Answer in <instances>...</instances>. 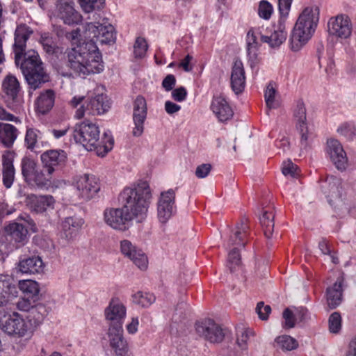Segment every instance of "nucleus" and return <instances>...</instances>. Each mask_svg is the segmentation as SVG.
I'll use <instances>...</instances> for the list:
<instances>
[{
  "mask_svg": "<svg viewBox=\"0 0 356 356\" xmlns=\"http://www.w3.org/2000/svg\"><path fill=\"white\" fill-rule=\"evenodd\" d=\"M84 35L90 41H82L81 30L77 28L65 33L70 47L65 51L67 65L79 75L99 74L104 69L102 55L96 41L111 44L115 40L114 27L109 23L88 22L84 25Z\"/></svg>",
  "mask_w": 356,
  "mask_h": 356,
  "instance_id": "1",
  "label": "nucleus"
},
{
  "mask_svg": "<svg viewBox=\"0 0 356 356\" xmlns=\"http://www.w3.org/2000/svg\"><path fill=\"white\" fill-rule=\"evenodd\" d=\"M124 204L121 208H108L104 211V220L111 228L125 232L132 225L134 219L141 222L146 216L152 198L147 181H140L132 187L124 188L121 193Z\"/></svg>",
  "mask_w": 356,
  "mask_h": 356,
  "instance_id": "2",
  "label": "nucleus"
},
{
  "mask_svg": "<svg viewBox=\"0 0 356 356\" xmlns=\"http://www.w3.org/2000/svg\"><path fill=\"white\" fill-rule=\"evenodd\" d=\"M33 31L26 24L19 25L15 33L14 53L17 65L21 63V69L30 88L35 90L42 83L49 81V76L44 72L42 63L38 54L34 50L25 52L26 43Z\"/></svg>",
  "mask_w": 356,
  "mask_h": 356,
  "instance_id": "3",
  "label": "nucleus"
},
{
  "mask_svg": "<svg viewBox=\"0 0 356 356\" xmlns=\"http://www.w3.org/2000/svg\"><path fill=\"white\" fill-rule=\"evenodd\" d=\"M72 136L76 143L82 145L88 151H95L101 156L111 151L114 145L112 136L104 133L100 138L99 127L89 120L76 124Z\"/></svg>",
  "mask_w": 356,
  "mask_h": 356,
  "instance_id": "4",
  "label": "nucleus"
},
{
  "mask_svg": "<svg viewBox=\"0 0 356 356\" xmlns=\"http://www.w3.org/2000/svg\"><path fill=\"white\" fill-rule=\"evenodd\" d=\"M321 188L330 204L334 205L342 213H349L356 207V186H343L341 179L331 175L321 181Z\"/></svg>",
  "mask_w": 356,
  "mask_h": 356,
  "instance_id": "5",
  "label": "nucleus"
},
{
  "mask_svg": "<svg viewBox=\"0 0 356 356\" xmlns=\"http://www.w3.org/2000/svg\"><path fill=\"white\" fill-rule=\"evenodd\" d=\"M318 6L306 7L300 14L289 42L293 51H299L312 38L319 20Z\"/></svg>",
  "mask_w": 356,
  "mask_h": 356,
  "instance_id": "6",
  "label": "nucleus"
},
{
  "mask_svg": "<svg viewBox=\"0 0 356 356\" xmlns=\"http://www.w3.org/2000/svg\"><path fill=\"white\" fill-rule=\"evenodd\" d=\"M69 105L76 108L74 115L76 120H90L107 113L111 103L106 94L99 93L87 97L76 95L69 102Z\"/></svg>",
  "mask_w": 356,
  "mask_h": 356,
  "instance_id": "7",
  "label": "nucleus"
},
{
  "mask_svg": "<svg viewBox=\"0 0 356 356\" xmlns=\"http://www.w3.org/2000/svg\"><path fill=\"white\" fill-rule=\"evenodd\" d=\"M246 218L242 219L240 222L236 225V229L229 236L227 245L229 248L236 245L228 254L227 267L231 273L235 271L236 267L241 264V255L238 247H245L246 244V238L248 236L249 226Z\"/></svg>",
  "mask_w": 356,
  "mask_h": 356,
  "instance_id": "8",
  "label": "nucleus"
},
{
  "mask_svg": "<svg viewBox=\"0 0 356 356\" xmlns=\"http://www.w3.org/2000/svg\"><path fill=\"white\" fill-rule=\"evenodd\" d=\"M2 90L5 95L8 107L16 113H20L24 103L23 91L19 82L14 75L8 74L4 78Z\"/></svg>",
  "mask_w": 356,
  "mask_h": 356,
  "instance_id": "9",
  "label": "nucleus"
},
{
  "mask_svg": "<svg viewBox=\"0 0 356 356\" xmlns=\"http://www.w3.org/2000/svg\"><path fill=\"white\" fill-rule=\"evenodd\" d=\"M2 330L8 334L22 338L31 337L33 333V327L31 320L24 318L17 312H13L1 324Z\"/></svg>",
  "mask_w": 356,
  "mask_h": 356,
  "instance_id": "10",
  "label": "nucleus"
},
{
  "mask_svg": "<svg viewBox=\"0 0 356 356\" xmlns=\"http://www.w3.org/2000/svg\"><path fill=\"white\" fill-rule=\"evenodd\" d=\"M73 185L78 196L84 200L93 198L101 188L99 179L88 174L76 177Z\"/></svg>",
  "mask_w": 356,
  "mask_h": 356,
  "instance_id": "11",
  "label": "nucleus"
},
{
  "mask_svg": "<svg viewBox=\"0 0 356 356\" xmlns=\"http://www.w3.org/2000/svg\"><path fill=\"white\" fill-rule=\"evenodd\" d=\"M176 192L175 189H168L160 194L157 202V218L161 224L166 223L176 213Z\"/></svg>",
  "mask_w": 356,
  "mask_h": 356,
  "instance_id": "12",
  "label": "nucleus"
},
{
  "mask_svg": "<svg viewBox=\"0 0 356 356\" xmlns=\"http://www.w3.org/2000/svg\"><path fill=\"white\" fill-rule=\"evenodd\" d=\"M105 319L109 322L108 328H122L127 316L126 307L118 298H113L104 310Z\"/></svg>",
  "mask_w": 356,
  "mask_h": 356,
  "instance_id": "13",
  "label": "nucleus"
},
{
  "mask_svg": "<svg viewBox=\"0 0 356 356\" xmlns=\"http://www.w3.org/2000/svg\"><path fill=\"white\" fill-rule=\"evenodd\" d=\"M195 330L200 337L211 343H220L225 337L221 327L211 319H205L196 323Z\"/></svg>",
  "mask_w": 356,
  "mask_h": 356,
  "instance_id": "14",
  "label": "nucleus"
},
{
  "mask_svg": "<svg viewBox=\"0 0 356 356\" xmlns=\"http://www.w3.org/2000/svg\"><path fill=\"white\" fill-rule=\"evenodd\" d=\"M327 31L330 35L337 38H348L352 32L349 17L345 15L331 17L327 22Z\"/></svg>",
  "mask_w": 356,
  "mask_h": 356,
  "instance_id": "15",
  "label": "nucleus"
},
{
  "mask_svg": "<svg viewBox=\"0 0 356 356\" xmlns=\"http://www.w3.org/2000/svg\"><path fill=\"white\" fill-rule=\"evenodd\" d=\"M40 159L44 170L54 173L65 165L67 157L63 150L51 149L42 153Z\"/></svg>",
  "mask_w": 356,
  "mask_h": 356,
  "instance_id": "16",
  "label": "nucleus"
},
{
  "mask_svg": "<svg viewBox=\"0 0 356 356\" xmlns=\"http://www.w3.org/2000/svg\"><path fill=\"white\" fill-rule=\"evenodd\" d=\"M122 254L129 258L141 270H146L148 266V259L146 254L139 248L134 245L129 240L120 242Z\"/></svg>",
  "mask_w": 356,
  "mask_h": 356,
  "instance_id": "17",
  "label": "nucleus"
},
{
  "mask_svg": "<svg viewBox=\"0 0 356 356\" xmlns=\"http://www.w3.org/2000/svg\"><path fill=\"white\" fill-rule=\"evenodd\" d=\"M296 125L300 134L301 147L306 148L309 144L308 127L307 124L306 108L302 100L297 102L293 112Z\"/></svg>",
  "mask_w": 356,
  "mask_h": 356,
  "instance_id": "18",
  "label": "nucleus"
},
{
  "mask_svg": "<svg viewBox=\"0 0 356 356\" xmlns=\"http://www.w3.org/2000/svg\"><path fill=\"white\" fill-rule=\"evenodd\" d=\"M327 153L330 160L339 170H343L348 164V158L340 142L335 139L327 141Z\"/></svg>",
  "mask_w": 356,
  "mask_h": 356,
  "instance_id": "19",
  "label": "nucleus"
},
{
  "mask_svg": "<svg viewBox=\"0 0 356 356\" xmlns=\"http://www.w3.org/2000/svg\"><path fill=\"white\" fill-rule=\"evenodd\" d=\"M346 287L344 275L339 273L334 283L326 289L327 302L330 309H335L341 303Z\"/></svg>",
  "mask_w": 356,
  "mask_h": 356,
  "instance_id": "20",
  "label": "nucleus"
},
{
  "mask_svg": "<svg viewBox=\"0 0 356 356\" xmlns=\"http://www.w3.org/2000/svg\"><path fill=\"white\" fill-rule=\"evenodd\" d=\"M72 0H56L58 16L65 24H77L82 21L81 15L73 6Z\"/></svg>",
  "mask_w": 356,
  "mask_h": 356,
  "instance_id": "21",
  "label": "nucleus"
},
{
  "mask_svg": "<svg viewBox=\"0 0 356 356\" xmlns=\"http://www.w3.org/2000/svg\"><path fill=\"white\" fill-rule=\"evenodd\" d=\"M147 103L142 96H138L133 104V120L135 127L133 129V135L140 136L143 132V124L147 116Z\"/></svg>",
  "mask_w": 356,
  "mask_h": 356,
  "instance_id": "22",
  "label": "nucleus"
},
{
  "mask_svg": "<svg viewBox=\"0 0 356 356\" xmlns=\"http://www.w3.org/2000/svg\"><path fill=\"white\" fill-rule=\"evenodd\" d=\"M287 17L280 16L277 24L274 27L270 35L261 34V40L268 43L270 47H280L286 39V22Z\"/></svg>",
  "mask_w": 356,
  "mask_h": 356,
  "instance_id": "23",
  "label": "nucleus"
},
{
  "mask_svg": "<svg viewBox=\"0 0 356 356\" xmlns=\"http://www.w3.org/2000/svg\"><path fill=\"white\" fill-rule=\"evenodd\" d=\"M15 153L5 151L2 155V181L6 188H10L15 180V169L13 165Z\"/></svg>",
  "mask_w": 356,
  "mask_h": 356,
  "instance_id": "24",
  "label": "nucleus"
},
{
  "mask_svg": "<svg viewBox=\"0 0 356 356\" xmlns=\"http://www.w3.org/2000/svg\"><path fill=\"white\" fill-rule=\"evenodd\" d=\"M108 337L114 356H127L128 344L123 337V329L108 328Z\"/></svg>",
  "mask_w": 356,
  "mask_h": 356,
  "instance_id": "25",
  "label": "nucleus"
},
{
  "mask_svg": "<svg viewBox=\"0 0 356 356\" xmlns=\"http://www.w3.org/2000/svg\"><path fill=\"white\" fill-rule=\"evenodd\" d=\"M210 108L221 122L229 120L234 115V111L231 106L222 96L213 97Z\"/></svg>",
  "mask_w": 356,
  "mask_h": 356,
  "instance_id": "26",
  "label": "nucleus"
},
{
  "mask_svg": "<svg viewBox=\"0 0 356 356\" xmlns=\"http://www.w3.org/2000/svg\"><path fill=\"white\" fill-rule=\"evenodd\" d=\"M231 86L236 94L243 92L245 86V76L243 63L236 60L231 72Z\"/></svg>",
  "mask_w": 356,
  "mask_h": 356,
  "instance_id": "27",
  "label": "nucleus"
},
{
  "mask_svg": "<svg viewBox=\"0 0 356 356\" xmlns=\"http://www.w3.org/2000/svg\"><path fill=\"white\" fill-rule=\"evenodd\" d=\"M56 97V92L52 89L42 90L35 100V110L42 114L47 113L54 107Z\"/></svg>",
  "mask_w": 356,
  "mask_h": 356,
  "instance_id": "28",
  "label": "nucleus"
},
{
  "mask_svg": "<svg viewBox=\"0 0 356 356\" xmlns=\"http://www.w3.org/2000/svg\"><path fill=\"white\" fill-rule=\"evenodd\" d=\"M27 204L37 213H42L49 208H53L55 200L51 195H29L26 198Z\"/></svg>",
  "mask_w": 356,
  "mask_h": 356,
  "instance_id": "29",
  "label": "nucleus"
},
{
  "mask_svg": "<svg viewBox=\"0 0 356 356\" xmlns=\"http://www.w3.org/2000/svg\"><path fill=\"white\" fill-rule=\"evenodd\" d=\"M257 34H261L257 33L253 29L248 31L246 36L247 42V54L249 59L250 65L253 68L258 63V49L259 42L257 40Z\"/></svg>",
  "mask_w": 356,
  "mask_h": 356,
  "instance_id": "30",
  "label": "nucleus"
},
{
  "mask_svg": "<svg viewBox=\"0 0 356 356\" xmlns=\"http://www.w3.org/2000/svg\"><path fill=\"white\" fill-rule=\"evenodd\" d=\"M18 268L22 273L35 274L42 273L44 265L40 257L33 256L21 260L19 262Z\"/></svg>",
  "mask_w": 356,
  "mask_h": 356,
  "instance_id": "31",
  "label": "nucleus"
},
{
  "mask_svg": "<svg viewBox=\"0 0 356 356\" xmlns=\"http://www.w3.org/2000/svg\"><path fill=\"white\" fill-rule=\"evenodd\" d=\"M18 134L17 129L13 124L0 122V143L5 147H12Z\"/></svg>",
  "mask_w": 356,
  "mask_h": 356,
  "instance_id": "32",
  "label": "nucleus"
},
{
  "mask_svg": "<svg viewBox=\"0 0 356 356\" xmlns=\"http://www.w3.org/2000/svg\"><path fill=\"white\" fill-rule=\"evenodd\" d=\"M6 230L17 243L24 245L27 240L28 230L22 224L11 222L6 227Z\"/></svg>",
  "mask_w": 356,
  "mask_h": 356,
  "instance_id": "33",
  "label": "nucleus"
},
{
  "mask_svg": "<svg viewBox=\"0 0 356 356\" xmlns=\"http://www.w3.org/2000/svg\"><path fill=\"white\" fill-rule=\"evenodd\" d=\"M18 287L24 296L38 300L40 286L37 282L32 280H19Z\"/></svg>",
  "mask_w": 356,
  "mask_h": 356,
  "instance_id": "34",
  "label": "nucleus"
},
{
  "mask_svg": "<svg viewBox=\"0 0 356 356\" xmlns=\"http://www.w3.org/2000/svg\"><path fill=\"white\" fill-rule=\"evenodd\" d=\"M15 289L8 276L0 275V306L5 305L9 301L10 294Z\"/></svg>",
  "mask_w": 356,
  "mask_h": 356,
  "instance_id": "35",
  "label": "nucleus"
},
{
  "mask_svg": "<svg viewBox=\"0 0 356 356\" xmlns=\"http://www.w3.org/2000/svg\"><path fill=\"white\" fill-rule=\"evenodd\" d=\"M260 222L267 238L271 237L274 228V214L272 211H265L260 218Z\"/></svg>",
  "mask_w": 356,
  "mask_h": 356,
  "instance_id": "36",
  "label": "nucleus"
},
{
  "mask_svg": "<svg viewBox=\"0 0 356 356\" xmlns=\"http://www.w3.org/2000/svg\"><path fill=\"white\" fill-rule=\"evenodd\" d=\"M53 172H49L48 170H36L34 175L29 181H33L38 186H45L51 184Z\"/></svg>",
  "mask_w": 356,
  "mask_h": 356,
  "instance_id": "37",
  "label": "nucleus"
},
{
  "mask_svg": "<svg viewBox=\"0 0 356 356\" xmlns=\"http://www.w3.org/2000/svg\"><path fill=\"white\" fill-rule=\"evenodd\" d=\"M154 300L155 297L153 294L143 291H138L132 296L133 302L142 307H149Z\"/></svg>",
  "mask_w": 356,
  "mask_h": 356,
  "instance_id": "38",
  "label": "nucleus"
},
{
  "mask_svg": "<svg viewBox=\"0 0 356 356\" xmlns=\"http://www.w3.org/2000/svg\"><path fill=\"white\" fill-rule=\"evenodd\" d=\"M39 138H40V131L38 129L26 127L24 142L27 149L33 150L35 147Z\"/></svg>",
  "mask_w": 356,
  "mask_h": 356,
  "instance_id": "39",
  "label": "nucleus"
},
{
  "mask_svg": "<svg viewBox=\"0 0 356 356\" xmlns=\"http://www.w3.org/2000/svg\"><path fill=\"white\" fill-rule=\"evenodd\" d=\"M36 163L29 157L22 161V173L26 180H30L36 171Z\"/></svg>",
  "mask_w": 356,
  "mask_h": 356,
  "instance_id": "40",
  "label": "nucleus"
},
{
  "mask_svg": "<svg viewBox=\"0 0 356 356\" xmlns=\"http://www.w3.org/2000/svg\"><path fill=\"white\" fill-rule=\"evenodd\" d=\"M275 342L280 345L283 350L290 351L298 348V343L289 335H282L275 339Z\"/></svg>",
  "mask_w": 356,
  "mask_h": 356,
  "instance_id": "41",
  "label": "nucleus"
},
{
  "mask_svg": "<svg viewBox=\"0 0 356 356\" xmlns=\"http://www.w3.org/2000/svg\"><path fill=\"white\" fill-rule=\"evenodd\" d=\"M337 132L348 140H352L356 136V127L353 123L346 122L338 127Z\"/></svg>",
  "mask_w": 356,
  "mask_h": 356,
  "instance_id": "42",
  "label": "nucleus"
},
{
  "mask_svg": "<svg viewBox=\"0 0 356 356\" xmlns=\"http://www.w3.org/2000/svg\"><path fill=\"white\" fill-rule=\"evenodd\" d=\"M82 10L87 13L95 9H100L104 4V0H78Z\"/></svg>",
  "mask_w": 356,
  "mask_h": 356,
  "instance_id": "43",
  "label": "nucleus"
},
{
  "mask_svg": "<svg viewBox=\"0 0 356 356\" xmlns=\"http://www.w3.org/2000/svg\"><path fill=\"white\" fill-rule=\"evenodd\" d=\"M148 45L145 38L138 37L134 45V54L136 58H143L145 56Z\"/></svg>",
  "mask_w": 356,
  "mask_h": 356,
  "instance_id": "44",
  "label": "nucleus"
},
{
  "mask_svg": "<svg viewBox=\"0 0 356 356\" xmlns=\"http://www.w3.org/2000/svg\"><path fill=\"white\" fill-rule=\"evenodd\" d=\"M273 12V7L268 1L262 0L259 2L257 13L261 18L266 20L269 19Z\"/></svg>",
  "mask_w": 356,
  "mask_h": 356,
  "instance_id": "45",
  "label": "nucleus"
},
{
  "mask_svg": "<svg viewBox=\"0 0 356 356\" xmlns=\"http://www.w3.org/2000/svg\"><path fill=\"white\" fill-rule=\"evenodd\" d=\"M254 335L253 331L250 329H242L238 332L236 342L242 350H245L248 347V341L251 336Z\"/></svg>",
  "mask_w": 356,
  "mask_h": 356,
  "instance_id": "46",
  "label": "nucleus"
},
{
  "mask_svg": "<svg viewBox=\"0 0 356 356\" xmlns=\"http://www.w3.org/2000/svg\"><path fill=\"white\" fill-rule=\"evenodd\" d=\"M329 330L332 333H338L341 328V316L339 312L332 313L328 320Z\"/></svg>",
  "mask_w": 356,
  "mask_h": 356,
  "instance_id": "47",
  "label": "nucleus"
},
{
  "mask_svg": "<svg viewBox=\"0 0 356 356\" xmlns=\"http://www.w3.org/2000/svg\"><path fill=\"white\" fill-rule=\"evenodd\" d=\"M275 92L276 90L273 88V84L271 83H268L265 91L264 97L266 106L269 109L276 108V106L275 105Z\"/></svg>",
  "mask_w": 356,
  "mask_h": 356,
  "instance_id": "48",
  "label": "nucleus"
},
{
  "mask_svg": "<svg viewBox=\"0 0 356 356\" xmlns=\"http://www.w3.org/2000/svg\"><path fill=\"white\" fill-rule=\"evenodd\" d=\"M38 300V299L24 296L19 300L17 307L21 311L28 312L34 307Z\"/></svg>",
  "mask_w": 356,
  "mask_h": 356,
  "instance_id": "49",
  "label": "nucleus"
},
{
  "mask_svg": "<svg viewBox=\"0 0 356 356\" xmlns=\"http://www.w3.org/2000/svg\"><path fill=\"white\" fill-rule=\"evenodd\" d=\"M283 318L284 321L282 323L284 328H293L295 326L296 321H297L295 314L289 308H286L283 312Z\"/></svg>",
  "mask_w": 356,
  "mask_h": 356,
  "instance_id": "50",
  "label": "nucleus"
},
{
  "mask_svg": "<svg viewBox=\"0 0 356 356\" xmlns=\"http://www.w3.org/2000/svg\"><path fill=\"white\" fill-rule=\"evenodd\" d=\"M293 0H277L280 16L288 17Z\"/></svg>",
  "mask_w": 356,
  "mask_h": 356,
  "instance_id": "51",
  "label": "nucleus"
},
{
  "mask_svg": "<svg viewBox=\"0 0 356 356\" xmlns=\"http://www.w3.org/2000/svg\"><path fill=\"white\" fill-rule=\"evenodd\" d=\"M270 312L271 308L269 305H265L264 302H259L257 303L256 312L257 313L260 319L263 321L267 320Z\"/></svg>",
  "mask_w": 356,
  "mask_h": 356,
  "instance_id": "52",
  "label": "nucleus"
},
{
  "mask_svg": "<svg viewBox=\"0 0 356 356\" xmlns=\"http://www.w3.org/2000/svg\"><path fill=\"white\" fill-rule=\"evenodd\" d=\"M297 170V165L291 161H284L282 164V172L285 176L294 177Z\"/></svg>",
  "mask_w": 356,
  "mask_h": 356,
  "instance_id": "53",
  "label": "nucleus"
},
{
  "mask_svg": "<svg viewBox=\"0 0 356 356\" xmlns=\"http://www.w3.org/2000/svg\"><path fill=\"white\" fill-rule=\"evenodd\" d=\"M41 43L45 51L49 54L55 53L56 45L48 36H42Z\"/></svg>",
  "mask_w": 356,
  "mask_h": 356,
  "instance_id": "54",
  "label": "nucleus"
},
{
  "mask_svg": "<svg viewBox=\"0 0 356 356\" xmlns=\"http://www.w3.org/2000/svg\"><path fill=\"white\" fill-rule=\"evenodd\" d=\"M0 120L5 121H12L16 124L21 123V120L18 117H16L14 115L8 113L2 106H0Z\"/></svg>",
  "mask_w": 356,
  "mask_h": 356,
  "instance_id": "55",
  "label": "nucleus"
},
{
  "mask_svg": "<svg viewBox=\"0 0 356 356\" xmlns=\"http://www.w3.org/2000/svg\"><path fill=\"white\" fill-rule=\"evenodd\" d=\"M211 170V165L209 163H203L198 165L195 170L197 177L202 179L206 177Z\"/></svg>",
  "mask_w": 356,
  "mask_h": 356,
  "instance_id": "56",
  "label": "nucleus"
},
{
  "mask_svg": "<svg viewBox=\"0 0 356 356\" xmlns=\"http://www.w3.org/2000/svg\"><path fill=\"white\" fill-rule=\"evenodd\" d=\"M187 91L184 87H179L172 90V97L177 102H183L186 99Z\"/></svg>",
  "mask_w": 356,
  "mask_h": 356,
  "instance_id": "57",
  "label": "nucleus"
},
{
  "mask_svg": "<svg viewBox=\"0 0 356 356\" xmlns=\"http://www.w3.org/2000/svg\"><path fill=\"white\" fill-rule=\"evenodd\" d=\"M176 83V79L173 74H168L162 82V86L166 91L172 90Z\"/></svg>",
  "mask_w": 356,
  "mask_h": 356,
  "instance_id": "58",
  "label": "nucleus"
},
{
  "mask_svg": "<svg viewBox=\"0 0 356 356\" xmlns=\"http://www.w3.org/2000/svg\"><path fill=\"white\" fill-rule=\"evenodd\" d=\"M181 109V106L171 101H166L165 103V110L169 115L177 113Z\"/></svg>",
  "mask_w": 356,
  "mask_h": 356,
  "instance_id": "59",
  "label": "nucleus"
},
{
  "mask_svg": "<svg viewBox=\"0 0 356 356\" xmlns=\"http://www.w3.org/2000/svg\"><path fill=\"white\" fill-rule=\"evenodd\" d=\"M294 314L297 321L303 322L308 318L309 312L306 308L300 307Z\"/></svg>",
  "mask_w": 356,
  "mask_h": 356,
  "instance_id": "60",
  "label": "nucleus"
},
{
  "mask_svg": "<svg viewBox=\"0 0 356 356\" xmlns=\"http://www.w3.org/2000/svg\"><path fill=\"white\" fill-rule=\"evenodd\" d=\"M139 321L138 317L132 318L131 321L127 325V330L129 334H135L138 330Z\"/></svg>",
  "mask_w": 356,
  "mask_h": 356,
  "instance_id": "61",
  "label": "nucleus"
},
{
  "mask_svg": "<svg viewBox=\"0 0 356 356\" xmlns=\"http://www.w3.org/2000/svg\"><path fill=\"white\" fill-rule=\"evenodd\" d=\"M193 59V57L188 54L184 59H182L179 63V66L182 67L184 71L186 72H190L192 70L193 67L191 65L190 63L191 60Z\"/></svg>",
  "mask_w": 356,
  "mask_h": 356,
  "instance_id": "62",
  "label": "nucleus"
},
{
  "mask_svg": "<svg viewBox=\"0 0 356 356\" xmlns=\"http://www.w3.org/2000/svg\"><path fill=\"white\" fill-rule=\"evenodd\" d=\"M318 248L323 254L328 255L329 254H331V252L332 251L327 241H325V239H322L319 242Z\"/></svg>",
  "mask_w": 356,
  "mask_h": 356,
  "instance_id": "63",
  "label": "nucleus"
},
{
  "mask_svg": "<svg viewBox=\"0 0 356 356\" xmlns=\"http://www.w3.org/2000/svg\"><path fill=\"white\" fill-rule=\"evenodd\" d=\"M347 356H356V337L349 344Z\"/></svg>",
  "mask_w": 356,
  "mask_h": 356,
  "instance_id": "64",
  "label": "nucleus"
}]
</instances>
